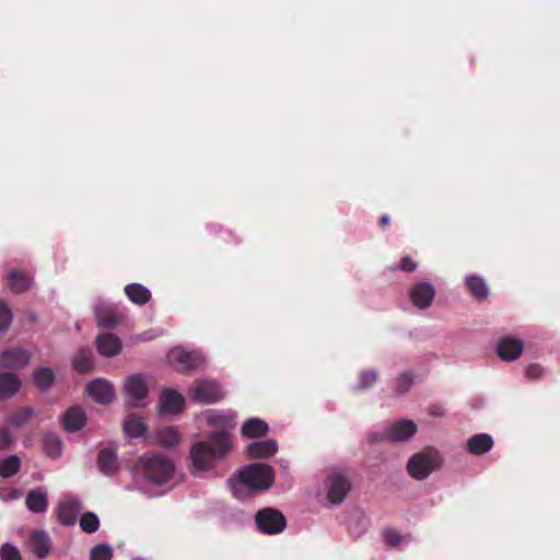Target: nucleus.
I'll use <instances>...</instances> for the list:
<instances>
[{
	"instance_id": "5",
	"label": "nucleus",
	"mask_w": 560,
	"mask_h": 560,
	"mask_svg": "<svg viewBox=\"0 0 560 560\" xmlns=\"http://www.w3.org/2000/svg\"><path fill=\"white\" fill-rule=\"evenodd\" d=\"M417 432V425L411 420H400L397 421L389 427H387L383 433L370 434L369 441L371 443L392 441V442H400L407 441L412 438Z\"/></svg>"
},
{
	"instance_id": "21",
	"label": "nucleus",
	"mask_w": 560,
	"mask_h": 560,
	"mask_svg": "<svg viewBox=\"0 0 560 560\" xmlns=\"http://www.w3.org/2000/svg\"><path fill=\"white\" fill-rule=\"evenodd\" d=\"M278 451V444L275 440H265L253 442L247 445V455L252 458H265L272 456Z\"/></svg>"
},
{
	"instance_id": "31",
	"label": "nucleus",
	"mask_w": 560,
	"mask_h": 560,
	"mask_svg": "<svg viewBox=\"0 0 560 560\" xmlns=\"http://www.w3.org/2000/svg\"><path fill=\"white\" fill-rule=\"evenodd\" d=\"M20 377L10 372H2V399L14 396L21 388Z\"/></svg>"
},
{
	"instance_id": "35",
	"label": "nucleus",
	"mask_w": 560,
	"mask_h": 560,
	"mask_svg": "<svg viewBox=\"0 0 560 560\" xmlns=\"http://www.w3.org/2000/svg\"><path fill=\"white\" fill-rule=\"evenodd\" d=\"M21 468V459L18 455H10L2 458V479L10 478L18 474Z\"/></svg>"
},
{
	"instance_id": "11",
	"label": "nucleus",
	"mask_w": 560,
	"mask_h": 560,
	"mask_svg": "<svg viewBox=\"0 0 560 560\" xmlns=\"http://www.w3.org/2000/svg\"><path fill=\"white\" fill-rule=\"evenodd\" d=\"M168 360L177 364L180 370L196 369L202 362V355L196 351H186L183 348H174L168 353Z\"/></svg>"
},
{
	"instance_id": "29",
	"label": "nucleus",
	"mask_w": 560,
	"mask_h": 560,
	"mask_svg": "<svg viewBox=\"0 0 560 560\" xmlns=\"http://www.w3.org/2000/svg\"><path fill=\"white\" fill-rule=\"evenodd\" d=\"M55 381L56 375L50 368H40L33 372L34 385L42 392L48 390Z\"/></svg>"
},
{
	"instance_id": "46",
	"label": "nucleus",
	"mask_w": 560,
	"mask_h": 560,
	"mask_svg": "<svg viewBox=\"0 0 560 560\" xmlns=\"http://www.w3.org/2000/svg\"><path fill=\"white\" fill-rule=\"evenodd\" d=\"M12 434L9 430L2 428V450L8 448L12 443Z\"/></svg>"
},
{
	"instance_id": "18",
	"label": "nucleus",
	"mask_w": 560,
	"mask_h": 560,
	"mask_svg": "<svg viewBox=\"0 0 560 560\" xmlns=\"http://www.w3.org/2000/svg\"><path fill=\"white\" fill-rule=\"evenodd\" d=\"M185 407V400L180 394L175 390H165L160 399V412L179 413Z\"/></svg>"
},
{
	"instance_id": "38",
	"label": "nucleus",
	"mask_w": 560,
	"mask_h": 560,
	"mask_svg": "<svg viewBox=\"0 0 560 560\" xmlns=\"http://www.w3.org/2000/svg\"><path fill=\"white\" fill-rule=\"evenodd\" d=\"M378 378V373L375 370H364L360 373L359 385L360 389H366L374 385Z\"/></svg>"
},
{
	"instance_id": "33",
	"label": "nucleus",
	"mask_w": 560,
	"mask_h": 560,
	"mask_svg": "<svg viewBox=\"0 0 560 560\" xmlns=\"http://www.w3.org/2000/svg\"><path fill=\"white\" fill-rule=\"evenodd\" d=\"M124 429L131 438H139L145 432L147 427L140 417L130 415L125 420Z\"/></svg>"
},
{
	"instance_id": "9",
	"label": "nucleus",
	"mask_w": 560,
	"mask_h": 560,
	"mask_svg": "<svg viewBox=\"0 0 560 560\" xmlns=\"http://www.w3.org/2000/svg\"><path fill=\"white\" fill-rule=\"evenodd\" d=\"M409 299L419 310H427L431 306L435 296L434 287L425 281L416 283L409 289Z\"/></svg>"
},
{
	"instance_id": "19",
	"label": "nucleus",
	"mask_w": 560,
	"mask_h": 560,
	"mask_svg": "<svg viewBox=\"0 0 560 560\" xmlns=\"http://www.w3.org/2000/svg\"><path fill=\"white\" fill-rule=\"evenodd\" d=\"M63 428L69 432L81 430L85 422L86 416L82 408L78 406L70 407L61 418Z\"/></svg>"
},
{
	"instance_id": "26",
	"label": "nucleus",
	"mask_w": 560,
	"mask_h": 560,
	"mask_svg": "<svg viewBox=\"0 0 560 560\" xmlns=\"http://www.w3.org/2000/svg\"><path fill=\"white\" fill-rule=\"evenodd\" d=\"M465 283L469 293L478 301H483L488 298L489 290L485 280L476 275L467 276Z\"/></svg>"
},
{
	"instance_id": "47",
	"label": "nucleus",
	"mask_w": 560,
	"mask_h": 560,
	"mask_svg": "<svg viewBox=\"0 0 560 560\" xmlns=\"http://www.w3.org/2000/svg\"><path fill=\"white\" fill-rule=\"evenodd\" d=\"M389 222H390V218H389V215H388V214H383V215L380 218V222H378V224H380V226H381V228H383V229H384V228H386V226L389 224Z\"/></svg>"
},
{
	"instance_id": "24",
	"label": "nucleus",
	"mask_w": 560,
	"mask_h": 560,
	"mask_svg": "<svg viewBox=\"0 0 560 560\" xmlns=\"http://www.w3.org/2000/svg\"><path fill=\"white\" fill-rule=\"evenodd\" d=\"M93 353L88 347L80 348L72 359L73 369L80 373L85 374L93 369Z\"/></svg>"
},
{
	"instance_id": "45",
	"label": "nucleus",
	"mask_w": 560,
	"mask_h": 560,
	"mask_svg": "<svg viewBox=\"0 0 560 560\" xmlns=\"http://www.w3.org/2000/svg\"><path fill=\"white\" fill-rule=\"evenodd\" d=\"M544 369L539 364H530L526 369V375L532 380H537L542 375Z\"/></svg>"
},
{
	"instance_id": "6",
	"label": "nucleus",
	"mask_w": 560,
	"mask_h": 560,
	"mask_svg": "<svg viewBox=\"0 0 560 560\" xmlns=\"http://www.w3.org/2000/svg\"><path fill=\"white\" fill-rule=\"evenodd\" d=\"M225 394L221 386L210 380L196 381L190 389V398L199 404H215L224 398Z\"/></svg>"
},
{
	"instance_id": "23",
	"label": "nucleus",
	"mask_w": 560,
	"mask_h": 560,
	"mask_svg": "<svg viewBox=\"0 0 560 560\" xmlns=\"http://www.w3.org/2000/svg\"><path fill=\"white\" fill-rule=\"evenodd\" d=\"M493 446V439L487 433H478L467 441V451L472 455H483Z\"/></svg>"
},
{
	"instance_id": "15",
	"label": "nucleus",
	"mask_w": 560,
	"mask_h": 560,
	"mask_svg": "<svg viewBox=\"0 0 560 560\" xmlns=\"http://www.w3.org/2000/svg\"><path fill=\"white\" fill-rule=\"evenodd\" d=\"M523 350V342L511 336L503 337L498 342V355L503 361H514L518 359Z\"/></svg>"
},
{
	"instance_id": "8",
	"label": "nucleus",
	"mask_w": 560,
	"mask_h": 560,
	"mask_svg": "<svg viewBox=\"0 0 560 560\" xmlns=\"http://www.w3.org/2000/svg\"><path fill=\"white\" fill-rule=\"evenodd\" d=\"M351 489L349 479L340 471H334L328 477V500L332 504L341 503Z\"/></svg>"
},
{
	"instance_id": "2",
	"label": "nucleus",
	"mask_w": 560,
	"mask_h": 560,
	"mask_svg": "<svg viewBox=\"0 0 560 560\" xmlns=\"http://www.w3.org/2000/svg\"><path fill=\"white\" fill-rule=\"evenodd\" d=\"M275 480L272 468L267 464H252L240 470L238 479L233 483V490L240 491L244 487L248 490L260 492L269 489Z\"/></svg>"
},
{
	"instance_id": "44",
	"label": "nucleus",
	"mask_w": 560,
	"mask_h": 560,
	"mask_svg": "<svg viewBox=\"0 0 560 560\" xmlns=\"http://www.w3.org/2000/svg\"><path fill=\"white\" fill-rule=\"evenodd\" d=\"M399 268L405 272H412L417 268V262L413 261L410 256L405 255L401 258Z\"/></svg>"
},
{
	"instance_id": "16",
	"label": "nucleus",
	"mask_w": 560,
	"mask_h": 560,
	"mask_svg": "<svg viewBox=\"0 0 560 560\" xmlns=\"http://www.w3.org/2000/svg\"><path fill=\"white\" fill-rule=\"evenodd\" d=\"M81 509V503L78 500L71 499L60 502L56 509L59 523L66 526L74 525Z\"/></svg>"
},
{
	"instance_id": "10",
	"label": "nucleus",
	"mask_w": 560,
	"mask_h": 560,
	"mask_svg": "<svg viewBox=\"0 0 560 560\" xmlns=\"http://www.w3.org/2000/svg\"><path fill=\"white\" fill-rule=\"evenodd\" d=\"M124 390L128 397V402L133 407H139L138 401L148 396V386L140 374L129 376L125 382Z\"/></svg>"
},
{
	"instance_id": "1",
	"label": "nucleus",
	"mask_w": 560,
	"mask_h": 560,
	"mask_svg": "<svg viewBox=\"0 0 560 560\" xmlns=\"http://www.w3.org/2000/svg\"><path fill=\"white\" fill-rule=\"evenodd\" d=\"M210 425L221 430L209 433L208 440L195 443L189 453L192 472L213 468L215 462L223 459L232 450V439L226 429L234 427V416L211 412L207 417Z\"/></svg>"
},
{
	"instance_id": "34",
	"label": "nucleus",
	"mask_w": 560,
	"mask_h": 560,
	"mask_svg": "<svg viewBox=\"0 0 560 560\" xmlns=\"http://www.w3.org/2000/svg\"><path fill=\"white\" fill-rule=\"evenodd\" d=\"M416 375L410 371L401 373L394 382V393L396 395L406 394L413 384Z\"/></svg>"
},
{
	"instance_id": "39",
	"label": "nucleus",
	"mask_w": 560,
	"mask_h": 560,
	"mask_svg": "<svg viewBox=\"0 0 560 560\" xmlns=\"http://www.w3.org/2000/svg\"><path fill=\"white\" fill-rule=\"evenodd\" d=\"M113 550L108 545H97L91 551V560H112Z\"/></svg>"
},
{
	"instance_id": "12",
	"label": "nucleus",
	"mask_w": 560,
	"mask_h": 560,
	"mask_svg": "<svg viewBox=\"0 0 560 560\" xmlns=\"http://www.w3.org/2000/svg\"><path fill=\"white\" fill-rule=\"evenodd\" d=\"M86 392L98 404H110L115 398V389L113 385L104 380L97 378L86 385Z\"/></svg>"
},
{
	"instance_id": "40",
	"label": "nucleus",
	"mask_w": 560,
	"mask_h": 560,
	"mask_svg": "<svg viewBox=\"0 0 560 560\" xmlns=\"http://www.w3.org/2000/svg\"><path fill=\"white\" fill-rule=\"evenodd\" d=\"M97 323L100 326L103 327H114L118 324V317L117 315L110 312H98Z\"/></svg>"
},
{
	"instance_id": "3",
	"label": "nucleus",
	"mask_w": 560,
	"mask_h": 560,
	"mask_svg": "<svg viewBox=\"0 0 560 560\" xmlns=\"http://www.w3.org/2000/svg\"><path fill=\"white\" fill-rule=\"evenodd\" d=\"M144 477L152 483L164 485L174 475V463L166 456L160 454H145L138 463Z\"/></svg>"
},
{
	"instance_id": "32",
	"label": "nucleus",
	"mask_w": 560,
	"mask_h": 560,
	"mask_svg": "<svg viewBox=\"0 0 560 560\" xmlns=\"http://www.w3.org/2000/svg\"><path fill=\"white\" fill-rule=\"evenodd\" d=\"M158 443L165 447H172L179 443L180 435L174 427H165L156 432Z\"/></svg>"
},
{
	"instance_id": "25",
	"label": "nucleus",
	"mask_w": 560,
	"mask_h": 560,
	"mask_svg": "<svg viewBox=\"0 0 560 560\" xmlns=\"http://www.w3.org/2000/svg\"><path fill=\"white\" fill-rule=\"evenodd\" d=\"M25 504L33 513H45L48 509L47 494L43 491L31 490L26 494Z\"/></svg>"
},
{
	"instance_id": "41",
	"label": "nucleus",
	"mask_w": 560,
	"mask_h": 560,
	"mask_svg": "<svg viewBox=\"0 0 560 560\" xmlns=\"http://www.w3.org/2000/svg\"><path fill=\"white\" fill-rule=\"evenodd\" d=\"M2 560H22L16 547L9 544L2 545Z\"/></svg>"
},
{
	"instance_id": "14",
	"label": "nucleus",
	"mask_w": 560,
	"mask_h": 560,
	"mask_svg": "<svg viewBox=\"0 0 560 560\" xmlns=\"http://www.w3.org/2000/svg\"><path fill=\"white\" fill-rule=\"evenodd\" d=\"M7 284L12 293L22 294L30 290L33 278L28 271L13 268L7 273Z\"/></svg>"
},
{
	"instance_id": "30",
	"label": "nucleus",
	"mask_w": 560,
	"mask_h": 560,
	"mask_svg": "<svg viewBox=\"0 0 560 560\" xmlns=\"http://www.w3.org/2000/svg\"><path fill=\"white\" fill-rule=\"evenodd\" d=\"M34 416V409L30 406H24L15 411L11 412L7 417V422L13 428L24 427Z\"/></svg>"
},
{
	"instance_id": "17",
	"label": "nucleus",
	"mask_w": 560,
	"mask_h": 560,
	"mask_svg": "<svg viewBox=\"0 0 560 560\" xmlns=\"http://www.w3.org/2000/svg\"><path fill=\"white\" fill-rule=\"evenodd\" d=\"M95 343L98 353L106 358L115 357L121 351L120 339L110 332L100 335Z\"/></svg>"
},
{
	"instance_id": "22",
	"label": "nucleus",
	"mask_w": 560,
	"mask_h": 560,
	"mask_svg": "<svg viewBox=\"0 0 560 560\" xmlns=\"http://www.w3.org/2000/svg\"><path fill=\"white\" fill-rule=\"evenodd\" d=\"M97 467L106 476L114 475L119 467L115 451L110 448L101 450L97 456Z\"/></svg>"
},
{
	"instance_id": "27",
	"label": "nucleus",
	"mask_w": 560,
	"mask_h": 560,
	"mask_svg": "<svg viewBox=\"0 0 560 560\" xmlns=\"http://www.w3.org/2000/svg\"><path fill=\"white\" fill-rule=\"evenodd\" d=\"M268 430L269 427L264 420L252 418L243 424L242 434L250 439H256L266 435Z\"/></svg>"
},
{
	"instance_id": "36",
	"label": "nucleus",
	"mask_w": 560,
	"mask_h": 560,
	"mask_svg": "<svg viewBox=\"0 0 560 560\" xmlns=\"http://www.w3.org/2000/svg\"><path fill=\"white\" fill-rule=\"evenodd\" d=\"M80 527L86 534H93L100 528V520L93 512L82 514L80 520Z\"/></svg>"
},
{
	"instance_id": "28",
	"label": "nucleus",
	"mask_w": 560,
	"mask_h": 560,
	"mask_svg": "<svg viewBox=\"0 0 560 560\" xmlns=\"http://www.w3.org/2000/svg\"><path fill=\"white\" fill-rule=\"evenodd\" d=\"M128 299L138 305H144L151 300V292L139 283H130L125 287Z\"/></svg>"
},
{
	"instance_id": "7",
	"label": "nucleus",
	"mask_w": 560,
	"mask_h": 560,
	"mask_svg": "<svg viewBox=\"0 0 560 560\" xmlns=\"http://www.w3.org/2000/svg\"><path fill=\"white\" fill-rule=\"evenodd\" d=\"M256 524L261 533L276 535L284 530L287 520L279 510L265 508L257 512Z\"/></svg>"
},
{
	"instance_id": "13",
	"label": "nucleus",
	"mask_w": 560,
	"mask_h": 560,
	"mask_svg": "<svg viewBox=\"0 0 560 560\" xmlns=\"http://www.w3.org/2000/svg\"><path fill=\"white\" fill-rule=\"evenodd\" d=\"M32 358V353L20 347L2 350V368L20 370L25 368Z\"/></svg>"
},
{
	"instance_id": "37",
	"label": "nucleus",
	"mask_w": 560,
	"mask_h": 560,
	"mask_svg": "<svg viewBox=\"0 0 560 560\" xmlns=\"http://www.w3.org/2000/svg\"><path fill=\"white\" fill-rule=\"evenodd\" d=\"M43 446L46 454L52 458L60 455L61 452V442L59 438L55 434H47L43 440Z\"/></svg>"
},
{
	"instance_id": "48",
	"label": "nucleus",
	"mask_w": 560,
	"mask_h": 560,
	"mask_svg": "<svg viewBox=\"0 0 560 560\" xmlns=\"http://www.w3.org/2000/svg\"><path fill=\"white\" fill-rule=\"evenodd\" d=\"M430 415L435 416V417L443 416L442 408L439 406H432L430 408Z\"/></svg>"
},
{
	"instance_id": "20",
	"label": "nucleus",
	"mask_w": 560,
	"mask_h": 560,
	"mask_svg": "<svg viewBox=\"0 0 560 560\" xmlns=\"http://www.w3.org/2000/svg\"><path fill=\"white\" fill-rule=\"evenodd\" d=\"M30 546L38 559H44L50 551V538L44 530H34L30 536Z\"/></svg>"
},
{
	"instance_id": "43",
	"label": "nucleus",
	"mask_w": 560,
	"mask_h": 560,
	"mask_svg": "<svg viewBox=\"0 0 560 560\" xmlns=\"http://www.w3.org/2000/svg\"><path fill=\"white\" fill-rule=\"evenodd\" d=\"M12 312L10 307L2 301V332L8 330L12 323Z\"/></svg>"
},
{
	"instance_id": "42",
	"label": "nucleus",
	"mask_w": 560,
	"mask_h": 560,
	"mask_svg": "<svg viewBox=\"0 0 560 560\" xmlns=\"http://www.w3.org/2000/svg\"><path fill=\"white\" fill-rule=\"evenodd\" d=\"M401 538L402 537H401L400 533L397 530H394V529H387L384 533V540L390 547L398 546L401 541Z\"/></svg>"
},
{
	"instance_id": "4",
	"label": "nucleus",
	"mask_w": 560,
	"mask_h": 560,
	"mask_svg": "<svg viewBox=\"0 0 560 560\" xmlns=\"http://www.w3.org/2000/svg\"><path fill=\"white\" fill-rule=\"evenodd\" d=\"M442 458L434 448L413 454L407 463L408 474L416 480L425 479L441 466Z\"/></svg>"
}]
</instances>
